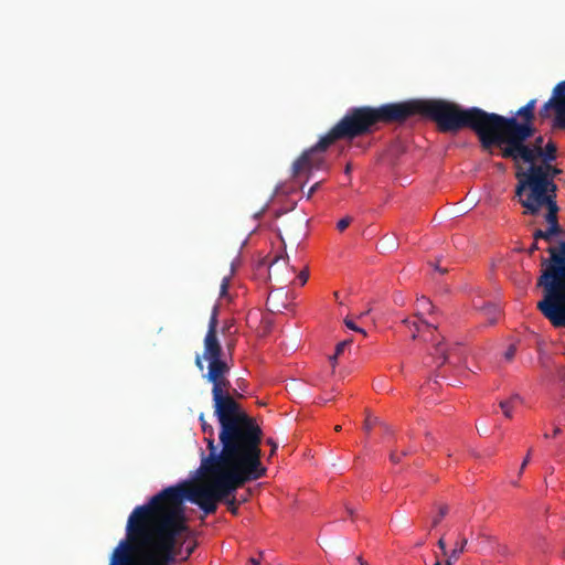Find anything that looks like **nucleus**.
Instances as JSON below:
<instances>
[{
	"instance_id": "obj_1",
	"label": "nucleus",
	"mask_w": 565,
	"mask_h": 565,
	"mask_svg": "<svg viewBox=\"0 0 565 565\" xmlns=\"http://www.w3.org/2000/svg\"><path fill=\"white\" fill-rule=\"evenodd\" d=\"M214 414L220 424L221 449L210 440L206 461L216 467L220 463L235 466L265 476L266 468L260 461L263 430L256 419L236 401H227L224 406L214 408Z\"/></svg>"
},
{
	"instance_id": "obj_2",
	"label": "nucleus",
	"mask_w": 565,
	"mask_h": 565,
	"mask_svg": "<svg viewBox=\"0 0 565 565\" xmlns=\"http://www.w3.org/2000/svg\"><path fill=\"white\" fill-rule=\"evenodd\" d=\"M142 526L126 534L128 540L140 537L149 548L140 556L141 565H175L178 537L188 531L185 513L182 504L173 503L170 500L160 501L157 510L136 519V526Z\"/></svg>"
},
{
	"instance_id": "obj_3",
	"label": "nucleus",
	"mask_w": 565,
	"mask_h": 565,
	"mask_svg": "<svg viewBox=\"0 0 565 565\" xmlns=\"http://www.w3.org/2000/svg\"><path fill=\"white\" fill-rule=\"evenodd\" d=\"M420 116L434 120L441 132H457L462 128L471 129L478 137L481 147L491 148L488 111L479 107L460 108L446 100L409 99L403 102V119Z\"/></svg>"
},
{
	"instance_id": "obj_4",
	"label": "nucleus",
	"mask_w": 565,
	"mask_h": 565,
	"mask_svg": "<svg viewBox=\"0 0 565 565\" xmlns=\"http://www.w3.org/2000/svg\"><path fill=\"white\" fill-rule=\"evenodd\" d=\"M527 166L526 170L516 173L515 195L524 207L523 213L536 216L543 209L544 203H557V185L554 179L561 170L545 160H541L540 164L533 162Z\"/></svg>"
},
{
	"instance_id": "obj_5",
	"label": "nucleus",
	"mask_w": 565,
	"mask_h": 565,
	"mask_svg": "<svg viewBox=\"0 0 565 565\" xmlns=\"http://www.w3.org/2000/svg\"><path fill=\"white\" fill-rule=\"evenodd\" d=\"M404 122L403 102L379 107H350L345 115L326 134V139L353 140L372 134L380 124Z\"/></svg>"
},
{
	"instance_id": "obj_6",
	"label": "nucleus",
	"mask_w": 565,
	"mask_h": 565,
	"mask_svg": "<svg viewBox=\"0 0 565 565\" xmlns=\"http://www.w3.org/2000/svg\"><path fill=\"white\" fill-rule=\"evenodd\" d=\"M550 257L541 258L542 271L536 286L542 288L543 297L537 309L545 317L565 308V242L559 249L548 247Z\"/></svg>"
},
{
	"instance_id": "obj_7",
	"label": "nucleus",
	"mask_w": 565,
	"mask_h": 565,
	"mask_svg": "<svg viewBox=\"0 0 565 565\" xmlns=\"http://www.w3.org/2000/svg\"><path fill=\"white\" fill-rule=\"evenodd\" d=\"M163 500H170L178 504L189 501L196 504L204 514H212L217 509V501L206 486L189 488L188 482L184 481L161 490L151 497L147 503L136 507L128 518V532L131 533L134 530L141 532L143 529L139 525L136 526V519L149 513L151 510H157L160 501Z\"/></svg>"
},
{
	"instance_id": "obj_8",
	"label": "nucleus",
	"mask_w": 565,
	"mask_h": 565,
	"mask_svg": "<svg viewBox=\"0 0 565 565\" xmlns=\"http://www.w3.org/2000/svg\"><path fill=\"white\" fill-rule=\"evenodd\" d=\"M536 99H531L511 116H502L495 113H488L490 135H498L501 138L511 137V146L516 150H522L521 142L530 139L535 134L534 110Z\"/></svg>"
},
{
	"instance_id": "obj_9",
	"label": "nucleus",
	"mask_w": 565,
	"mask_h": 565,
	"mask_svg": "<svg viewBox=\"0 0 565 565\" xmlns=\"http://www.w3.org/2000/svg\"><path fill=\"white\" fill-rule=\"evenodd\" d=\"M511 137L501 138V136H493L491 148H500V156L503 159H510L514 163L530 164L537 160H545L546 162H554L557 159L556 143L548 139L544 142V137L539 135L521 142L522 150H516L511 146Z\"/></svg>"
},
{
	"instance_id": "obj_10",
	"label": "nucleus",
	"mask_w": 565,
	"mask_h": 565,
	"mask_svg": "<svg viewBox=\"0 0 565 565\" xmlns=\"http://www.w3.org/2000/svg\"><path fill=\"white\" fill-rule=\"evenodd\" d=\"M199 471L211 473L214 479L210 486H206L217 502H222L245 483L258 480L264 476L244 468L235 466L221 465L216 467L206 461V457L202 459Z\"/></svg>"
},
{
	"instance_id": "obj_11",
	"label": "nucleus",
	"mask_w": 565,
	"mask_h": 565,
	"mask_svg": "<svg viewBox=\"0 0 565 565\" xmlns=\"http://www.w3.org/2000/svg\"><path fill=\"white\" fill-rule=\"evenodd\" d=\"M334 139H326L323 135L316 145L302 152V154L292 164V175L296 177L302 172L324 171L328 169L324 152L334 143Z\"/></svg>"
},
{
	"instance_id": "obj_12",
	"label": "nucleus",
	"mask_w": 565,
	"mask_h": 565,
	"mask_svg": "<svg viewBox=\"0 0 565 565\" xmlns=\"http://www.w3.org/2000/svg\"><path fill=\"white\" fill-rule=\"evenodd\" d=\"M207 373L204 377L213 384L212 396L214 408L224 406L227 401H235L227 392V385L230 382L226 376L230 373V365L222 359L207 361Z\"/></svg>"
},
{
	"instance_id": "obj_13",
	"label": "nucleus",
	"mask_w": 565,
	"mask_h": 565,
	"mask_svg": "<svg viewBox=\"0 0 565 565\" xmlns=\"http://www.w3.org/2000/svg\"><path fill=\"white\" fill-rule=\"evenodd\" d=\"M416 317H423L424 315H434L436 308L428 298L422 296L416 301ZM404 322L408 324L413 339L423 338L424 340H427V338L420 333L424 331H428L431 333L433 330L437 329V320L435 318H433L429 321L423 318H417L412 321L406 319Z\"/></svg>"
},
{
	"instance_id": "obj_14",
	"label": "nucleus",
	"mask_w": 565,
	"mask_h": 565,
	"mask_svg": "<svg viewBox=\"0 0 565 565\" xmlns=\"http://www.w3.org/2000/svg\"><path fill=\"white\" fill-rule=\"evenodd\" d=\"M552 109L555 111V126L565 129V81L554 87L551 98L539 110L540 117L548 118Z\"/></svg>"
},
{
	"instance_id": "obj_15",
	"label": "nucleus",
	"mask_w": 565,
	"mask_h": 565,
	"mask_svg": "<svg viewBox=\"0 0 565 565\" xmlns=\"http://www.w3.org/2000/svg\"><path fill=\"white\" fill-rule=\"evenodd\" d=\"M217 316H218V305L215 303L213 306V309L211 312L207 332L204 337L203 358L206 361L222 359L223 354H224L223 348L217 339V324H218Z\"/></svg>"
},
{
	"instance_id": "obj_16",
	"label": "nucleus",
	"mask_w": 565,
	"mask_h": 565,
	"mask_svg": "<svg viewBox=\"0 0 565 565\" xmlns=\"http://www.w3.org/2000/svg\"><path fill=\"white\" fill-rule=\"evenodd\" d=\"M546 209L545 220L548 223L546 230H535L533 233V239H545L551 241L554 236L561 233V227L557 220L558 205L557 203H544L543 209Z\"/></svg>"
},
{
	"instance_id": "obj_17",
	"label": "nucleus",
	"mask_w": 565,
	"mask_h": 565,
	"mask_svg": "<svg viewBox=\"0 0 565 565\" xmlns=\"http://www.w3.org/2000/svg\"><path fill=\"white\" fill-rule=\"evenodd\" d=\"M462 348L459 344L451 350L446 348L445 343L438 342L430 353L436 359L437 366H441L445 363H458L461 360Z\"/></svg>"
},
{
	"instance_id": "obj_18",
	"label": "nucleus",
	"mask_w": 565,
	"mask_h": 565,
	"mask_svg": "<svg viewBox=\"0 0 565 565\" xmlns=\"http://www.w3.org/2000/svg\"><path fill=\"white\" fill-rule=\"evenodd\" d=\"M131 550L132 546L128 540L120 541L113 553L110 565H131L129 557Z\"/></svg>"
},
{
	"instance_id": "obj_19",
	"label": "nucleus",
	"mask_w": 565,
	"mask_h": 565,
	"mask_svg": "<svg viewBox=\"0 0 565 565\" xmlns=\"http://www.w3.org/2000/svg\"><path fill=\"white\" fill-rule=\"evenodd\" d=\"M522 403V397L519 394H514L508 399H503L500 402L499 406L503 412V415L507 418H511L513 414V408Z\"/></svg>"
},
{
	"instance_id": "obj_20",
	"label": "nucleus",
	"mask_w": 565,
	"mask_h": 565,
	"mask_svg": "<svg viewBox=\"0 0 565 565\" xmlns=\"http://www.w3.org/2000/svg\"><path fill=\"white\" fill-rule=\"evenodd\" d=\"M279 296H280L279 291H271V292H269V295L267 297L266 307L273 313L282 312V309L286 308L285 303H279L277 301Z\"/></svg>"
},
{
	"instance_id": "obj_21",
	"label": "nucleus",
	"mask_w": 565,
	"mask_h": 565,
	"mask_svg": "<svg viewBox=\"0 0 565 565\" xmlns=\"http://www.w3.org/2000/svg\"><path fill=\"white\" fill-rule=\"evenodd\" d=\"M199 420L201 423V428H202V431L205 434V438L204 440L206 441L207 444V449L210 450V440L215 444V440H214V429L212 427V425H210L205 419H204V415L201 414L200 417H199Z\"/></svg>"
},
{
	"instance_id": "obj_22",
	"label": "nucleus",
	"mask_w": 565,
	"mask_h": 565,
	"mask_svg": "<svg viewBox=\"0 0 565 565\" xmlns=\"http://www.w3.org/2000/svg\"><path fill=\"white\" fill-rule=\"evenodd\" d=\"M544 318H546L554 328L565 327V308L558 310V312L556 311L545 316Z\"/></svg>"
},
{
	"instance_id": "obj_23",
	"label": "nucleus",
	"mask_w": 565,
	"mask_h": 565,
	"mask_svg": "<svg viewBox=\"0 0 565 565\" xmlns=\"http://www.w3.org/2000/svg\"><path fill=\"white\" fill-rule=\"evenodd\" d=\"M467 539L462 537L460 540H458L456 543H455V546L454 548L448 552V555L451 556V558H456V559H459L461 554L465 552L466 550V546H467Z\"/></svg>"
},
{
	"instance_id": "obj_24",
	"label": "nucleus",
	"mask_w": 565,
	"mask_h": 565,
	"mask_svg": "<svg viewBox=\"0 0 565 565\" xmlns=\"http://www.w3.org/2000/svg\"><path fill=\"white\" fill-rule=\"evenodd\" d=\"M482 311H484V313L489 317L491 323L495 322L498 315V308L495 305L487 303L482 307Z\"/></svg>"
},
{
	"instance_id": "obj_25",
	"label": "nucleus",
	"mask_w": 565,
	"mask_h": 565,
	"mask_svg": "<svg viewBox=\"0 0 565 565\" xmlns=\"http://www.w3.org/2000/svg\"><path fill=\"white\" fill-rule=\"evenodd\" d=\"M447 513H448V507L441 505L439 508L438 513L433 518L431 526L436 527L441 522V520L446 516Z\"/></svg>"
},
{
	"instance_id": "obj_26",
	"label": "nucleus",
	"mask_w": 565,
	"mask_h": 565,
	"mask_svg": "<svg viewBox=\"0 0 565 565\" xmlns=\"http://www.w3.org/2000/svg\"><path fill=\"white\" fill-rule=\"evenodd\" d=\"M223 502L227 505V509L230 510L231 513H233V514L237 513V510H238L237 501H236V498L234 494H232L231 497L225 499Z\"/></svg>"
},
{
	"instance_id": "obj_27",
	"label": "nucleus",
	"mask_w": 565,
	"mask_h": 565,
	"mask_svg": "<svg viewBox=\"0 0 565 565\" xmlns=\"http://www.w3.org/2000/svg\"><path fill=\"white\" fill-rule=\"evenodd\" d=\"M531 456H532V449H529L527 454L525 455V457L523 458L522 462H521V466H520V469L518 471V479L522 477L526 466L530 463L531 461Z\"/></svg>"
},
{
	"instance_id": "obj_28",
	"label": "nucleus",
	"mask_w": 565,
	"mask_h": 565,
	"mask_svg": "<svg viewBox=\"0 0 565 565\" xmlns=\"http://www.w3.org/2000/svg\"><path fill=\"white\" fill-rule=\"evenodd\" d=\"M228 288H230V277H224L222 279L221 287H220V297L221 298H224L227 296Z\"/></svg>"
},
{
	"instance_id": "obj_29",
	"label": "nucleus",
	"mask_w": 565,
	"mask_h": 565,
	"mask_svg": "<svg viewBox=\"0 0 565 565\" xmlns=\"http://www.w3.org/2000/svg\"><path fill=\"white\" fill-rule=\"evenodd\" d=\"M409 454V450H403L401 452H397V451H392L391 455H390V460L393 462V463H398L402 459V457H405Z\"/></svg>"
},
{
	"instance_id": "obj_30",
	"label": "nucleus",
	"mask_w": 565,
	"mask_h": 565,
	"mask_svg": "<svg viewBox=\"0 0 565 565\" xmlns=\"http://www.w3.org/2000/svg\"><path fill=\"white\" fill-rule=\"evenodd\" d=\"M351 217L350 216H345L343 218H341L338 223H337V228L339 231H344L351 223Z\"/></svg>"
},
{
	"instance_id": "obj_31",
	"label": "nucleus",
	"mask_w": 565,
	"mask_h": 565,
	"mask_svg": "<svg viewBox=\"0 0 565 565\" xmlns=\"http://www.w3.org/2000/svg\"><path fill=\"white\" fill-rule=\"evenodd\" d=\"M350 344H351L350 341H342V342L338 343L337 347H335L334 358L340 355L344 351L345 347H348Z\"/></svg>"
},
{
	"instance_id": "obj_32",
	"label": "nucleus",
	"mask_w": 565,
	"mask_h": 565,
	"mask_svg": "<svg viewBox=\"0 0 565 565\" xmlns=\"http://www.w3.org/2000/svg\"><path fill=\"white\" fill-rule=\"evenodd\" d=\"M437 546L439 547V550L441 551V554L444 556L448 555V551H447V547H446V542H445V539L444 536H441L438 542H437Z\"/></svg>"
},
{
	"instance_id": "obj_33",
	"label": "nucleus",
	"mask_w": 565,
	"mask_h": 565,
	"mask_svg": "<svg viewBox=\"0 0 565 565\" xmlns=\"http://www.w3.org/2000/svg\"><path fill=\"white\" fill-rule=\"evenodd\" d=\"M308 277H309L308 271H306V270L300 271V274L297 276V279H298V281H299V285H300V286H303V285L307 282Z\"/></svg>"
},
{
	"instance_id": "obj_34",
	"label": "nucleus",
	"mask_w": 565,
	"mask_h": 565,
	"mask_svg": "<svg viewBox=\"0 0 565 565\" xmlns=\"http://www.w3.org/2000/svg\"><path fill=\"white\" fill-rule=\"evenodd\" d=\"M514 354H515V347L514 345H510L507 349V351L504 352V358H505L507 361H510V360H512Z\"/></svg>"
},
{
	"instance_id": "obj_35",
	"label": "nucleus",
	"mask_w": 565,
	"mask_h": 565,
	"mask_svg": "<svg viewBox=\"0 0 565 565\" xmlns=\"http://www.w3.org/2000/svg\"><path fill=\"white\" fill-rule=\"evenodd\" d=\"M345 326L351 330L364 333V330L360 329L352 320H345Z\"/></svg>"
},
{
	"instance_id": "obj_36",
	"label": "nucleus",
	"mask_w": 565,
	"mask_h": 565,
	"mask_svg": "<svg viewBox=\"0 0 565 565\" xmlns=\"http://www.w3.org/2000/svg\"><path fill=\"white\" fill-rule=\"evenodd\" d=\"M264 552H259V557H250L248 563L249 565H260Z\"/></svg>"
},
{
	"instance_id": "obj_37",
	"label": "nucleus",
	"mask_w": 565,
	"mask_h": 565,
	"mask_svg": "<svg viewBox=\"0 0 565 565\" xmlns=\"http://www.w3.org/2000/svg\"><path fill=\"white\" fill-rule=\"evenodd\" d=\"M203 359H204L203 354L202 355L198 354L195 358V365L200 371H203V369H204L203 361H202Z\"/></svg>"
},
{
	"instance_id": "obj_38",
	"label": "nucleus",
	"mask_w": 565,
	"mask_h": 565,
	"mask_svg": "<svg viewBox=\"0 0 565 565\" xmlns=\"http://www.w3.org/2000/svg\"><path fill=\"white\" fill-rule=\"evenodd\" d=\"M540 249L537 241H534L530 247L526 249L529 255H533L535 250Z\"/></svg>"
},
{
	"instance_id": "obj_39",
	"label": "nucleus",
	"mask_w": 565,
	"mask_h": 565,
	"mask_svg": "<svg viewBox=\"0 0 565 565\" xmlns=\"http://www.w3.org/2000/svg\"><path fill=\"white\" fill-rule=\"evenodd\" d=\"M320 186V183L319 182H316L308 191V194H307V199H310L313 193L318 190V188Z\"/></svg>"
},
{
	"instance_id": "obj_40",
	"label": "nucleus",
	"mask_w": 565,
	"mask_h": 565,
	"mask_svg": "<svg viewBox=\"0 0 565 565\" xmlns=\"http://www.w3.org/2000/svg\"><path fill=\"white\" fill-rule=\"evenodd\" d=\"M446 557H447V558H446V561H445L444 565H455V564H456V562L458 561V559H456V558H451V556H449V555H446Z\"/></svg>"
},
{
	"instance_id": "obj_41",
	"label": "nucleus",
	"mask_w": 565,
	"mask_h": 565,
	"mask_svg": "<svg viewBox=\"0 0 565 565\" xmlns=\"http://www.w3.org/2000/svg\"><path fill=\"white\" fill-rule=\"evenodd\" d=\"M279 260V257L278 256H275L270 262H269V266H268V269H269V273L271 271V268L278 263Z\"/></svg>"
},
{
	"instance_id": "obj_42",
	"label": "nucleus",
	"mask_w": 565,
	"mask_h": 565,
	"mask_svg": "<svg viewBox=\"0 0 565 565\" xmlns=\"http://www.w3.org/2000/svg\"><path fill=\"white\" fill-rule=\"evenodd\" d=\"M354 565H366L361 556L356 557Z\"/></svg>"
},
{
	"instance_id": "obj_43",
	"label": "nucleus",
	"mask_w": 565,
	"mask_h": 565,
	"mask_svg": "<svg viewBox=\"0 0 565 565\" xmlns=\"http://www.w3.org/2000/svg\"><path fill=\"white\" fill-rule=\"evenodd\" d=\"M268 443H269V445H271V446H273V449H271V455H273V454L276 451V449H277V447H278V446H277V444H274V443L271 441V439H268Z\"/></svg>"
},
{
	"instance_id": "obj_44",
	"label": "nucleus",
	"mask_w": 565,
	"mask_h": 565,
	"mask_svg": "<svg viewBox=\"0 0 565 565\" xmlns=\"http://www.w3.org/2000/svg\"><path fill=\"white\" fill-rule=\"evenodd\" d=\"M350 172H351V164H347V167L344 169V173L349 174Z\"/></svg>"
},
{
	"instance_id": "obj_45",
	"label": "nucleus",
	"mask_w": 565,
	"mask_h": 565,
	"mask_svg": "<svg viewBox=\"0 0 565 565\" xmlns=\"http://www.w3.org/2000/svg\"><path fill=\"white\" fill-rule=\"evenodd\" d=\"M347 511H348L349 515H351V516L354 514V510L350 507H347Z\"/></svg>"
},
{
	"instance_id": "obj_46",
	"label": "nucleus",
	"mask_w": 565,
	"mask_h": 565,
	"mask_svg": "<svg viewBox=\"0 0 565 565\" xmlns=\"http://www.w3.org/2000/svg\"><path fill=\"white\" fill-rule=\"evenodd\" d=\"M431 565H443V563H441V561L439 559V557L437 556V557H436V561H435Z\"/></svg>"
},
{
	"instance_id": "obj_47",
	"label": "nucleus",
	"mask_w": 565,
	"mask_h": 565,
	"mask_svg": "<svg viewBox=\"0 0 565 565\" xmlns=\"http://www.w3.org/2000/svg\"><path fill=\"white\" fill-rule=\"evenodd\" d=\"M435 269H436V270H438V271H439V273H441V274H444V273H445V270H444V269H441V268H439V266H438V265H436V266H435Z\"/></svg>"
},
{
	"instance_id": "obj_48",
	"label": "nucleus",
	"mask_w": 565,
	"mask_h": 565,
	"mask_svg": "<svg viewBox=\"0 0 565 565\" xmlns=\"http://www.w3.org/2000/svg\"><path fill=\"white\" fill-rule=\"evenodd\" d=\"M511 484H512L513 487H519V481H518V480L511 481Z\"/></svg>"
},
{
	"instance_id": "obj_49",
	"label": "nucleus",
	"mask_w": 565,
	"mask_h": 565,
	"mask_svg": "<svg viewBox=\"0 0 565 565\" xmlns=\"http://www.w3.org/2000/svg\"><path fill=\"white\" fill-rule=\"evenodd\" d=\"M559 433H561V429H559V428H556V429L554 430V435H555V436H556L557 434H559Z\"/></svg>"
},
{
	"instance_id": "obj_50",
	"label": "nucleus",
	"mask_w": 565,
	"mask_h": 565,
	"mask_svg": "<svg viewBox=\"0 0 565 565\" xmlns=\"http://www.w3.org/2000/svg\"><path fill=\"white\" fill-rule=\"evenodd\" d=\"M192 552H193V548H189V550H188V553H186V557H188L190 554H192Z\"/></svg>"
},
{
	"instance_id": "obj_51",
	"label": "nucleus",
	"mask_w": 565,
	"mask_h": 565,
	"mask_svg": "<svg viewBox=\"0 0 565 565\" xmlns=\"http://www.w3.org/2000/svg\"><path fill=\"white\" fill-rule=\"evenodd\" d=\"M370 428H371L370 423L366 422V429H370Z\"/></svg>"
}]
</instances>
